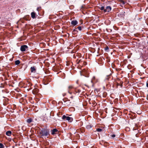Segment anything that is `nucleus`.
<instances>
[{
  "instance_id": "obj_1",
  "label": "nucleus",
  "mask_w": 148,
  "mask_h": 148,
  "mask_svg": "<svg viewBox=\"0 0 148 148\" xmlns=\"http://www.w3.org/2000/svg\"><path fill=\"white\" fill-rule=\"evenodd\" d=\"M50 131L49 129H43L40 132L42 136H47L49 135Z\"/></svg>"
},
{
  "instance_id": "obj_2",
  "label": "nucleus",
  "mask_w": 148,
  "mask_h": 148,
  "mask_svg": "<svg viewBox=\"0 0 148 148\" xmlns=\"http://www.w3.org/2000/svg\"><path fill=\"white\" fill-rule=\"evenodd\" d=\"M62 119H63L67 120L69 122H71L73 121V119L68 116H66L65 115L62 116Z\"/></svg>"
},
{
  "instance_id": "obj_3",
  "label": "nucleus",
  "mask_w": 148,
  "mask_h": 148,
  "mask_svg": "<svg viewBox=\"0 0 148 148\" xmlns=\"http://www.w3.org/2000/svg\"><path fill=\"white\" fill-rule=\"evenodd\" d=\"M28 48V47L26 45H23L21 47V50L22 51H25Z\"/></svg>"
},
{
  "instance_id": "obj_4",
  "label": "nucleus",
  "mask_w": 148,
  "mask_h": 148,
  "mask_svg": "<svg viewBox=\"0 0 148 148\" xmlns=\"http://www.w3.org/2000/svg\"><path fill=\"white\" fill-rule=\"evenodd\" d=\"M111 9V8L110 6H107L106 8L104 10V12H109Z\"/></svg>"
},
{
  "instance_id": "obj_5",
  "label": "nucleus",
  "mask_w": 148,
  "mask_h": 148,
  "mask_svg": "<svg viewBox=\"0 0 148 148\" xmlns=\"http://www.w3.org/2000/svg\"><path fill=\"white\" fill-rule=\"evenodd\" d=\"M36 68L34 66H32L31 68V72L35 73L36 72Z\"/></svg>"
},
{
  "instance_id": "obj_6",
  "label": "nucleus",
  "mask_w": 148,
  "mask_h": 148,
  "mask_svg": "<svg viewBox=\"0 0 148 148\" xmlns=\"http://www.w3.org/2000/svg\"><path fill=\"white\" fill-rule=\"evenodd\" d=\"M58 130L56 129H53L51 131V134L52 135H53L54 134H56V132H57Z\"/></svg>"
},
{
  "instance_id": "obj_7",
  "label": "nucleus",
  "mask_w": 148,
  "mask_h": 148,
  "mask_svg": "<svg viewBox=\"0 0 148 148\" xmlns=\"http://www.w3.org/2000/svg\"><path fill=\"white\" fill-rule=\"evenodd\" d=\"M77 22L76 20H73L71 22V24L73 25H75L77 24Z\"/></svg>"
},
{
  "instance_id": "obj_8",
  "label": "nucleus",
  "mask_w": 148,
  "mask_h": 148,
  "mask_svg": "<svg viewBox=\"0 0 148 148\" xmlns=\"http://www.w3.org/2000/svg\"><path fill=\"white\" fill-rule=\"evenodd\" d=\"M6 134L8 136H10L12 134V132L10 131H8L6 132Z\"/></svg>"
},
{
  "instance_id": "obj_9",
  "label": "nucleus",
  "mask_w": 148,
  "mask_h": 148,
  "mask_svg": "<svg viewBox=\"0 0 148 148\" xmlns=\"http://www.w3.org/2000/svg\"><path fill=\"white\" fill-rule=\"evenodd\" d=\"M83 73V74H86V73H88V74H89V73L87 71H86L85 70H82V72L80 73Z\"/></svg>"
},
{
  "instance_id": "obj_10",
  "label": "nucleus",
  "mask_w": 148,
  "mask_h": 148,
  "mask_svg": "<svg viewBox=\"0 0 148 148\" xmlns=\"http://www.w3.org/2000/svg\"><path fill=\"white\" fill-rule=\"evenodd\" d=\"M36 14L34 12H32L31 14V16L32 18H35Z\"/></svg>"
},
{
  "instance_id": "obj_11",
  "label": "nucleus",
  "mask_w": 148,
  "mask_h": 148,
  "mask_svg": "<svg viewBox=\"0 0 148 148\" xmlns=\"http://www.w3.org/2000/svg\"><path fill=\"white\" fill-rule=\"evenodd\" d=\"M32 121V119L31 118L28 119H27V123H29Z\"/></svg>"
},
{
  "instance_id": "obj_12",
  "label": "nucleus",
  "mask_w": 148,
  "mask_h": 148,
  "mask_svg": "<svg viewBox=\"0 0 148 148\" xmlns=\"http://www.w3.org/2000/svg\"><path fill=\"white\" fill-rule=\"evenodd\" d=\"M92 127V125H87L86 127V128L88 129L91 128Z\"/></svg>"
},
{
  "instance_id": "obj_13",
  "label": "nucleus",
  "mask_w": 148,
  "mask_h": 148,
  "mask_svg": "<svg viewBox=\"0 0 148 148\" xmlns=\"http://www.w3.org/2000/svg\"><path fill=\"white\" fill-rule=\"evenodd\" d=\"M119 2L121 3L122 4V5H124L125 3V2L123 0H119Z\"/></svg>"
},
{
  "instance_id": "obj_14",
  "label": "nucleus",
  "mask_w": 148,
  "mask_h": 148,
  "mask_svg": "<svg viewBox=\"0 0 148 148\" xmlns=\"http://www.w3.org/2000/svg\"><path fill=\"white\" fill-rule=\"evenodd\" d=\"M15 63L16 64L18 65L20 64V62L19 60H16L15 62Z\"/></svg>"
},
{
  "instance_id": "obj_15",
  "label": "nucleus",
  "mask_w": 148,
  "mask_h": 148,
  "mask_svg": "<svg viewBox=\"0 0 148 148\" xmlns=\"http://www.w3.org/2000/svg\"><path fill=\"white\" fill-rule=\"evenodd\" d=\"M99 9L101 10H103V12H104V10L105 9L104 8V7L102 6V7H99Z\"/></svg>"
},
{
  "instance_id": "obj_16",
  "label": "nucleus",
  "mask_w": 148,
  "mask_h": 148,
  "mask_svg": "<svg viewBox=\"0 0 148 148\" xmlns=\"http://www.w3.org/2000/svg\"><path fill=\"white\" fill-rule=\"evenodd\" d=\"M38 90L37 89H35L33 90V92H35L36 93H37L38 92Z\"/></svg>"
},
{
  "instance_id": "obj_17",
  "label": "nucleus",
  "mask_w": 148,
  "mask_h": 148,
  "mask_svg": "<svg viewBox=\"0 0 148 148\" xmlns=\"http://www.w3.org/2000/svg\"><path fill=\"white\" fill-rule=\"evenodd\" d=\"M4 146L1 143H0V148H4Z\"/></svg>"
},
{
  "instance_id": "obj_18",
  "label": "nucleus",
  "mask_w": 148,
  "mask_h": 148,
  "mask_svg": "<svg viewBox=\"0 0 148 148\" xmlns=\"http://www.w3.org/2000/svg\"><path fill=\"white\" fill-rule=\"evenodd\" d=\"M97 132H101L102 131V129L100 128H98L97 129Z\"/></svg>"
},
{
  "instance_id": "obj_19",
  "label": "nucleus",
  "mask_w": 148,
  "mask_h": 148,
  "mask_svg": "<svg viewBox=\"0 0 148 148\" xmlns=\"http://www.w3.org/2000/svg\"><path fill=\"white\" fill-rule=\"evenodd\" d=\"M73 88V86H70L69 87V89H71Z\"/></svg>"
},
{
  "instance_id": "obj_20",
  "label": "nucleus",
  "mask_w": 148,
  "mask_h": 148,
  "mask_svg": "<svg viewBox=\"0 0 148 148\" xmlns=\"http://www.w3.org/2000/svg\"><path fill=\"white\" fill-rule=\"evenodd\" d=\"M77 28L79 29V30H81V29H82V28H81V27H80V26H79V27H78Z\"/></svg>"
},
{
  "instance_id": "obj_21",
  "label": "nucleus",
  "mask_w": 148,
  "mask_h": 148,
  "mask_svg": "<svg viewBox=\"0 0 148 148\" xmlns=\"http://www.w3.org/2000/svg\"><path fill=\"white\" fill-rule=\"evenodd\" d=\"M112 138H114L115 137V134H112L111 135Z\"/></svg>"
},
{
  "instance_id": "obj_22",
  "label": "nucleus",
  "mask_w": 148,
  "mask_h": 148,
  "mask_svg": "<svg viewBox=\"0 0 148 148\" xmlns=\"http://www.w3.org/2000/svg\"><path fill=\"white\" fill-rule=\"evenodd\" d=\"M146 86H147L148 87V82H147V84H146Z\"/></svg>"
},
{
  "instance_id": "obj_23",
  "label": "nucleus",
  "mask_w": 148,
  "mask_h": 148,
  "mask_svg": "<svg viewBox=\"0 0 148 148\" xmlns=\"http://www.w3.org/2000/svg\"><path fill=\"white\" fill-rule=\"evenodd\" d=\"M75 31H76L75 29H74L73 30V32Z\"/></svg>"
},
{
  "instance_id": "obj_24",
  "label": "nucleus",
  "mask_w": 148,
  "mask_h": 148,
  "mask_svg": "<svg viewBox=\"0 0 148 148\" xmlns=\"http://www.w3.org/2000/svg\"><path fill=\"white\" fill-rule=\"evenodd\" d=\"M80 61V60H79V61L78 62H77V63H78Z\"/></svg>"
},
{
  "instance_id": "obj_25",
  "label": "nucleus",
  "mask_w": 148,
  "mask_h": 148,
  "mask_svg": "<svg viewBox=\"0 0 148 148\" xmlns=\"http://www.w3.org/2000/svg\"><path fill=\"white\" fill-rule=\"evenodd\" d=\"M82 8H84V7H83V6H82Z\"/></svg>"
}]
</instances>
